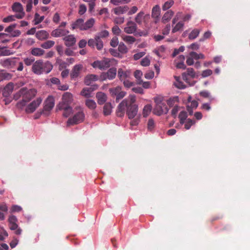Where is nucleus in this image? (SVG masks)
<instances>
[{
	"instance_id": "nucleus-1",
	"label": "nucleus",
	"mask_w": 250,
	"mask_h": 250,
	"mask_svg": "<svg viewBox=\"0 0 250 250\" xmlns=\"http://www.w3.org/2000/svg\"><path fill=\"white\" fill-rule=\"evenodd\" d=\"M125 109L129 119H133L137 115L138 106L136 104V96L135 95H129L119 104L116 110L117 116L120 117H123Z\"/></svg>"
},
{
	"instance_id": "nucleus-2",
	"label": "nucleus",
	"mask_w": 250,
	"mask_h": 250,
	"mask_svg": "<svg viewBox=\"0 0 250 250\" xmlns=\"http://www.w3.org/2000/svg\"><path fill=\"white\" fill-rule=\"evenodd\" d=\"M37 93V91L35 89H28L26 87H22L14 95L13 98L16 100L21 98H22V100L17 104V106L19 107L22 108L35 97Z\"/></svg>"
},
{
	"instance_id": "nucleus-3",
	"label": "nucleus",
	"mask_w": 250,
	"mask_h": 250,
	"mask_svg": "<svg viewBox=\"0 0 250 250\" xmlns=\"http://www.w3.org/2000/svg\"><path fill=\"white\" fill-rule=\"evenodd\" d=\"M52 68V65L49 62H43L42 60H38L33 64L32 71L35 74L41 75L43 73H49Z\"/></svg>"
},
{
	"instance_id": "nucleus-4",
	"label": "nucleus",
	"mask_w": 250,
	"mask_h": 250,
	"mask_svg": "<svg viewBox=\"0 0 250 250\" xmlns=\"http://www.w3.org/2000/svg\"><path fill=\"white\" fill-rule=\"evenodd\" d=\"M155 106L153 109L154 113L158 116L163 114H167L168 109L164 101V97L161 95H158L154 98Z\"/></svg>"
},
{
	"instance_id": "nucleus-5",
	"label": "nucleus",
	"mask_w": 250,
	"mask_h": 250,
	"mask_svg": "<svg viewBox=\"0 0 250 250\" xmlns=\"http://www.w3.org/2000/svg\"><path fill=\"white\" fill-rule=\"evenodd\" d=\"M84 113L82 108L80 109L72 117H70L66 122V126H70L79 124L84 121Z\"/></svg>"
},
{
	"instance_id": "nucleus-6",
	"label": "nucleus",
	"mask_w": 250,
	"mask_h": 250,
	"mask_svg": "<svg viewBox=\"0 0 250 250\" xmlns=\"http://www.w3.org/2000/svg\"><path fill=\"white\" fill-rule=\"evenodd\" d=\"M111 61L110 59L104 58L101 61L94 62L92 63V66L100 70H105L110 66Z\"/></svg>"
},
{
	"instance_id": "nucleus-7",
	"label": "nucleus",
	"mask_w": 250,
	"mask_h": 250,
	"mask_svg": "<svg viewBox=\"0 0 250 250\" xmlns=\"http://www.w3.org/2000/svg\"><path fill=\"white\" fill-rule=\"evenodd\" d=\"M19 59V58H10L1 60L0 61V64L6 68H13L16 66L17 60Z\"/></svg>"
},
{
	"instance_id": "nucleus-8",
	"label": "nucleus",
	"mask_w": 250,
	"mask_h": 250,
	"mask_svg": "<svg viewBox=\"0 0 250 250\" xmlns=\"http://www.w3.org/2000/svg\"><path fill=\"white\" fill-rule=\"evenodd\" d=\"M18 220L16 216L14 215H11L9 217L8 222L9 228L11 230H15V233L17 235H20L21 233V229L18 228V226L17 224Z\"/></svg>"
},
{
	"instance_id": "nucleus-9",
	"label": "nucleus",
	"mask_w": 250,
	"mask_h": 250,
	"mask_svg": "<svg viewBox=\"0 0 250 250\" xmlns=\"http://www.w3.org/2000/svg\"><path fill=\"white\" fill-rule=\"evenodd\" d=\"M12 10L16 13V17L21 19L24 17L25 13L22 5L19 2H15L12 6Z\"/></svg>"
},
{
	"instance_id": "nucleus-10",
	"label": "nucleus",
	"mask_w": 250,
	"mask_h": 250,
	"mask_svg": "<svg viewBox=\"0 0 250 250\" xmlns=\"http://www.w3.org/2000/svg\"><path fill=\"white\" fill-rule=\"evenodd\" d=\"M42 102L41 98H38L36 100L29 104L25 108V111L27 113H33L39 107Z\"/></svg>"
},
{
	"instance_id": "nucleus-11",
	"label": "nucleus",
	"mask_w": 250,
	"mask_h": 250,
	"mask_svg": "<svg viewBox=\"0 0 250 250\" xmlns=\"http://www.w3.org/2000/svg\"><path fill=\"white\" fill-rule=\"evenodd\" d=\"M17 24H12L6 27L5 29V32L9 33V37H19L21 32L19 30L16 29Z\"/></svg>"
},
{
	"instance_id": "nucleus-12",
	"label": "nucleus",
	"mask_w": 250,
	"mask_h": 250,
	"mask_svg": "<svg viewBox=\"0 0 250 250\" xmlns=\"http://www.w3.org/2000/svg\"><path fill=\"white\" fill-rule=\"evenodd\" d=\"M54 106V98L49 96L47 97L44 103V110L45 111H49L51 110Z\"/></svg>"
},
{
	"instance_id": "nucleus-13",
	"label": "nucleus",
	"mask_w": 250,
	"mask_h": 250,
	"mask_svg": "<svg viewBox=\"0 0 250 250\" xmlns=\"http://www.w3.org/2000/svg\"><path fill=\"white\" fill-rule=\"evenodd\" d=\"M83 68V66L82 64H79L74 65L70 74L71 78L72 79L77 78Z\"/></svg>"
},
{
	"instance_id": "nucleus-14",
	"label": "nucleus",
	"mask_w": 250,
	"mask_h": 250,
	"mask_svg": "<svg viewBox=\"0 0 250 250\" xmlns=\"http://www.w3.org/2000/svg\"><path fill=\"white\" fill-rule=\"evenodd\" d=\"M137 29L136 23L132 21H129L126 23V26L124 28V31L127 34L134 33Z\"/></svg>"
},
{
	"instance_id": "nucleus-15",
	"label": "nucleus",
	"mask_w": 250,
	"mask_h": 250,
	"mask_svg": "<svg viewBox=\"0 0 250 250\" xmlns=\"http://www.w3.org/2000/svg\"><path fill=\"white\" fill-rule=\"evenodd\" d=\"M63 41L64 44L67 46H72L74 45L76 42V39L73 35L66 36L63 38Z\"/></svg>"
},
{
	"instance_id": "nucleus-16",
	"label": "nucleus",
	"mask_w": 250,
	"mask_h": 250,
	"mask_svg": "<svg viewBox=\"0 0 250 250\" xmlns=\"http://www.w3.org/2000/svg\"><path fill=\"white\" fill-rule=\"evenodd\" d=\"M116 74V68L114 67H112L110 68L106 73H104L103 76L104 79L107 78L109 80H112L115 78Z\"/></svg>"
},
{
	"instance_id": "nucleus-17",
	"label": "nucleus",
	"mask_w": 250,
	"mask_h": 250,
	"mask_svg": "<svg viewBox=\"0 0 250 250\" xmlns=\"http://www.w3.org/2000/svg\"><path fill=\"white\" fill-rule=\"evenodd\" d=\"M14 90V84L12 83H8L4 88L2 92L3 97L10 96Z\"/></svg>"
},
{
	"instance_id": "nucleus-18",
	"label": "nucleus",
	"mask_w": 250,
	"mask_h": 250,
	"mask_svg": "<svg viewBox=\"0 0 250 250\" xmlns=\"http://www.w3.org/2000/svg\"><path fill=\"white\" fill-rule=\"evenodd\" d=\"M98 86L95 85L93 86V87H85L83 89L81 92V95L86 98L90 97L91 93L94 90L96 89Z\"/></svg>"
},
{
	"instance_id": "nucleus-19",
	"label": "nucleus",
	"mask_w": 250,
	"mask_h": 250,
	"mask_svg": "<svg viewBox=\"0 0 250 250\" xmlns=\"http://www.w3.org/2000/svg\"><path fill=\"white\" fill-rule=\"evenodd\" d=\"M96 97L99 104H103L107 100L106 95L102 92H98L96 93Z\"/></svg>"
},
{
	"instance_id": "nucleus-20",
	"label": "nucleus",
	"mask_w": 250,
	"mask_h": 250,
	"mask_svg": "<svg viewBox=\"0 0 250 250\" xmlns=\"http://www.w3.org/2000/svg\"><path fill=\"white\" fill-rule=\"evenodd\" d=\"M188 75L190 76L192 78L195 77V72L192 68H187V72L183 73L182 75L183 80L187 82L188 81V79L187 78Z\"/></svg>"
},
{
	"instance_id": "nucleus-21",
	"label": "nucleus",
	"mask_w": 250,
	"mask_h": 250,
	"mask_svg": "<svg viewBox=\"0 0 250 250\" xmlns=\"http://www.w3.org/2000/svg\"><path fill=\"white\" fill-rule=\"evenodd\" d=\"M73 101V97L71 93L65 92L63 93V105H70Z\"/></svg>"
},
{
	"instance_id": "nucleus-22",
	"label": "nucleus",
	"mask_w": 250,
	"mask_h": 250,
	"mask_svg": "<svg viewBox=\"0 0 250 250\" xmlns=\"http://www.w3.org/2000/svg\"><path fill=\"white\" fill-rule=\"evenodd\" d=\"M49 33L45 30H41L36 33V38L40 40H44L48 38Z\"/></svg>"
},
{
	"instance_id": "nucleus-23",
	"label": "nucleus",
	"mask_w": 250,
	"mask_h": 250,
	"mask_svg": "<svg viewBox=\"0 0 250 250\" xmlns=\"http://www.w3.org/2000/svg\"><path fill=\"white\" fill-rule=\"evenodd\" d=\"M98 76L94 74H90L87 75L84 79V83L86 85H90L92 82L98 80Z\"/></svg>"
},
{
	"instance_id": "nucleus-24",
	"label": "nucleus",
	"mask_w": 250,
	"mask_h": 250,
	"mask_svg": "<svg viewBox=\"0 0 250 250\" xmlns=\"http://www.w3.org/2000/svg\"><path fill=\"white\" fill-rule=\"evenodd\" d=\"M160 15V7L156 5L154 7H153L152 10L151 16L153 18L156 19L155 21V22H157V20H158L159 18V16Z\"/></svg>"
},
{
	"instance_id": "nucleus-25",
	"label": "nucleus",
	"mask_w": 250,
	"mask_h": 250,
	"mask_svg": "<svg viewBox=\"0 0 250 250\" xmlns=\"http://www.w3.org/2000/svg\"><path fill=\"white\" fill-rule=\"evenodd\" d=\"M173 15L174 12L171 10L166 12L162 17V22L164 23H166L167 22L171 19Z\"/></svg>"
},
{
	"instance_id": "nucleus-26",
	"label": "nucleus",
	"mask_w": 250,
	"mask_h": 250,
	"mask_svg": "<svg viewBox=\"0 0 250 250\" xmlns=\"http://www.w3.org/2000/svg\"><path fill=\"white\" fill-rule=\"evenodd\" d=\"M83 24L84 20L82 19H79L72 24V28L73 29L79 28L81 30H83V29H82L83 26Z\"/></svg>"
},
{
	"instance_id": "nucleus-27",
	"label": "nucleus",
	"mask_w": 250,
	"mask_h": 250,
	"mask_svg": "<svg viewBox=\"0 0 250 250\" xmlns=\"http://www.w3.org/2000/svg\"><path fill=\"white\" fill-rule=\"evenodd\" d=\"M112 106L110 103L108 102L105 104L103 107V113L104 116L109 115L112 111Z\"/></svg>"
},
{
	"instance_id": "nucleus-28",
	"label": "nucleus",
	"mask_w": 250,
	"mask_h": 250,
	"mask_svg": "<svg viewBox=\"0 0 250 250\" xmlns=\"http://www.w3.org/2000/svg\"><path fill=\"white\" fill-rule=\"evenodd\" d=\"M14 53L10 49H8L6 47L0 46V56H7L13 55Z\"/></svg>"
},
{
	"instance_id": "nucleus-29",
	"label": "nucleus",
	"mask_w": 250,
	"mask_h": 250,
	"mask_svg": "<svg viewBox=\"0 0 250 250\" xmlns=\"http://www.w3.org/2000/svg\"><path fill=\"white\" fill-rule=\"evenodd\" d=\"M30 53L33 56L40 57L44 54V51L41 48L34 47L31 49Z\"/></svg>"
},
{
	"instance_id": "nucleus-30",
	"label": "nucleus",
	"mask_w": 250,
	"mask_h": 250,
	"mask_svg": "<svg viewBox=\"0 0 250 250\" xmlns=\"http://www.w3.org/2000/svg\"><path fill=\"white\" fill-rule=\"evenodd\" d=\"M95 20L93 18H90L85 22H84L83 28V30H87L93 27L95 23Z\"/></svg>"
},
{
	"instance_id": "nucleus-31",
	"label": "nucleus",
	"mask_w": 250,
	"mask_h": 250,
	"mask_svg": "<svg viewBox=\"0 0 250 250\" xmlns=\"http://www.w3.org/2000/svg\"><path fill=\"white\" fill-rule=\"evenodd\" d=\"M201 30L199 29H194L191 31L188 35V39L191 40L195 39L199 35Z\"/></svg>"
},
{
	"instance_id": "nucleus-32",
	"label": "nucleus",
	"mask_w": 250,
	"mask_h": 250,
	"mask_svg": "<svg viewBox=\"0 0 250 250\" xmlns=\"http://www.w3.org/2000/svg\"><path fill=\"white\" fill-rule=\"evenodd\" d=\"M85 105L89 109L91 110L95 109L97 107L96 102L91 99H87L85 101Z\"/></svg>"
},
{
	"instance_id": "nucleus-33",
	"label": "nucleus",
	"mask_w": 250,
	"mask_h": 250,
	"mask_svg": "<svg viewBox=\"0 0 250 250\" xmlns=\"http://www.w3.org/2000/svg\"><path fill=\"white\" fill-rule=\"evenodd\" d=\"M72 107L70 105H63V116H69L72 113Z\"/></svg>"
},
{
	"instance_id": "nucleus-34",
	"label": "nucleus",
	"mask_w": 250,
	"mask_h": 250,
	"mask_svg": "<svg viewBox=\"0 0 250 250\" xmlns=\"http://www.w3.org/2000/svg\"><path fill=\"white\" fill-rule=\"evenodd\" d=\"M184 26L183 21H180L177 23L172 29L173 33H176L182 30Z\"/></svg>"
},
{
	"instance_id": "nucleus-35",
	"label": "nucleus",
	"mask_w": 250,
	"mask_h": 250,
	"mask_svg": "<svg viewBox=\"0 0 250 250\" xmlns=\"http://www.w3.org/2000/svg\"><path fill=\"white\" fill-rule=\"evenodd\" d=\"M9 34L5 33H0V42L2 43H6L10 42Z\"/></svg>"
},
{
	"instance_id": "nucleus-36",
	"label": "nucleus",
	"mask_w": 250,
	"mask_h": 250,
	"mask_svg": "<svg viewBox=\"0 0 250 250\" xmlns=\"http://www.w3.org/2000/svg\"><path fill=\"white\" fill-rule=\"evenodd\" d=\"M128 9L127 6L124 7H118L114 9V13L117 15H119L121 14H123L124 13L126 12Z\"/></svg>"
},
{
	"instance_id": "nucleus-37",
	"label": "nucleus",
	"mask_w": 250,
	"mask_h": 250,
	"mask_svg": "<svg viewBox=\"0 0 250 250\" xmlns=\"http://www.w3.org/2000/svg\"><path fill=\"white\" fill-rule=\"evenodd\" d=\"M118 76L121 81L125 80L128 76L126 72L124 71L122 68H120L118 71Z\"/></svg>"
},
{
	"instance_id": "nucleus-38",
	"label": "nucleus",
	"mask_w": 250,
	"mask_h": 250,
	"mask_svg": "<svg viewBox=\"0 0 250 250\" xmlns=\"http://www.w3.org/2000/svg\"><path fill=\"white\" fill-rule=\"evenodd\" d=\"M178 102L179 99L177 96H174L173 97L170 98L167 101V104L170 107H172L173 106H174L175 104L178 103Z\"/></svg>"
},
{
	"instance_id": "nucleus-39",
	"label": "nucleus",
	"mask_w": 250,
	"mask_h": 250,
	"mask_svg": "<svg viewBox=\"0 0 250 250\" xmlns=\"http://www.w3.org/2000/svg\"><path fill=\"white\" fill-rule=\"evenodd\" d=\"M176 82L174 83V85L179 89H184L186 86L183 83L180 81V78L178 77H174Z\"/></svg>"
},
{
	"instance_id": "nucleus-40",
	"label": "nucleus",
	"mask_w": 250,
	"mask_h": 250,
	"mask_svg": "<svg viewBox=\"0 0 250 250\" xmlns=\"http://www.w3.org/2000/svg\"><path fill=\"white\" fill-rule=\"evenodd\" d=\"M187 117V113L186 111H182L180 112L178 117L180 120V124L183 125L185 123Z\"/></svg>"
},
{
	"instance_id": "nucleus-41",
	"label": "nucleus",
	"mask_w": 250,
	"mask_h": 250,
	"mask_svg": "<svg viewBox=\"0 0 250 250\" xmlns=\"http://www.w3.org/2000/svg\"><path fill=\"white\" fill-rule=\"evenodd\" d=\"M55 44V42L53 41H47L41 44L42 47L44 49H49L52 47Z\"/></svg>"
},
{
	"instance_id": "nucleus-42",
	"label": "nucleus",
	"mask_w": 250,
	"mask_h": 250,
	"mask_svg": "<svg viewBox=\"0 0 250 250\" xmlns=\"http://www.w3.org/2000/svg\"><path fill=\"white\" fill-rule=\"evenodd\" d=\"M62 34V29L61 26L58 29L53 30L51 33V35L54 37H61Z\"/></svg>"
},
{
	"instance_id": "nucleus-43",
	"label": "nucleus",
	"mask_w": 250,
	"mask_h": 250,
	"mask_svg": "<svg viewBox=\"0 0 250 250\" xmlns=\"http://www.w3.org/2000/svg\"><path fill=\"white\" fill-rule=\"evenodd\" d=\"M134 77L136 78V79L138 81V83L139 84H141L142 83H143V81L141 80V77L143 75V73L141 70H136L134 72Z\"/></svg>"
},
{
	"instance_id": "nucleus-44",
	"label": "nucleus",
	"mask_w": 250,
	"mask_h": 250,
	"mask_svg": "<svg viewBox=\"0 0 250 250\" xmlns=\"http://www.w3.org/2000/svg\"><path fill=\"white\" fill-rule=\"evenodd\" d=\"M151 106L150 104L145 105L143 109V114L144 117L147 116L151 111Z\"/></svg>"
},
{
	"instance_id": "nucleus-45",
	"label": "nucleus",
	"mask_w": 250,
	"mask_h": 250,
	"mask_svg": "<svg viewBox=\"0 0 250 250\" xmlns=\"http://www.w3.org/2000/svg\"><path fill=\"white\" fill-rule=\"evenodd\" d=\"M123 40L126 43L132 44L134 42L136 39L134 37L130 36H125L123 37Z\"/></svg>"
},
{
	"instance_id": "nucleus-46",
	"label": "nucleus",
	"mask_w": 250,
	"mask_h": 250,
	"mask_svg": "<svg viewBox=\"0 0 250 250\" xmlns=\"http://www.w3.org/2000/svg\"><path fill=\"white\" fill-rule=\"evenodd\" d=\"M22 2L26 3V10L30 12L32 8V0H21Z\"/></svg>"
},
{
	"instance_id": "nucleus-47",
	"label": "nucleus",
	"mask_w": 250,
	"mask_h": 250,
	"mask_svg": "<svg viewBox=\"0 0 250 250\" xmlns=\"http://www.w3.org/2000/svg\"><path fill=\"white\" fill-rule=\"evenodd\" d=\"M174 4V1L172 0L166 2L163 5L162 9L164 11L167 10L170 8Z\"/></svg>"
},
{
	"instance_id": "nucleus-48",
	"label": "nucleus",
	"mask_w": 250,
	"mask_h": 250,
	"mask_svg": "<svg viewBox=\"0 0 250 250\" xmlns=\"http://www.w3.org/2000/svg\"><path fill=\"white\" fill-rule=\"evenodd\" d=\"M147 129L149 131H152L155 126L154 120L152 119H149L147 122Z\"/></svg>"
},
{
	"instance_id": "nucleus-49",
	"label": "nucleus",
	"mask_w": 250,
	"mask_h": 250,
	"mask_svg": "<svg viewBox=\"0 0 250 250\" xmlns=\"http://www.w3.org/2000/svg\"><path fill=\"white\" fill-rule=\"evenodd\" d=\"M185 123V128L186 129H189L191 126V125H192L195 123V121L191 120L190 119H188L187 120V121Z\"/></svg>"
},
{
	"instance_id": "nucleus-50",
	"label": "nucleus",
	"mask_w": 250,
	"mask_h": 250,
	"mask_svg": "<svg viewBox=\"0 0 250 250\" xmlns=\"http://www.w3.org/2000/svg\"><path fill=\"white\" fill-rule=\"evenodd\" d=\"M112 96H117L119 93L121 91V88L117 86L115 88H111L109 90Z\"/></svg>"
},
{
	"instance_id": "nucleus-51",
	"label": "nucleus",
	"mask_w": 250,
	"mask_h": 250,
	"mask_svg": "<svg viewBox=\"0 0 250 250\" xmlns=\"http://www.w3.org/2000/svg\"><path fill=\"white\" fill-rule=\"evenodd\" d=\"M118 50L122 53H125L127 52V48L124 43L121 42L119 45Z\"/></svg>"
},
{
	"instance_id": "nucleus-52",
	"label": "nucleus",
	"mask_w": 250,
	"mask_h": 250,
	"mask_svg": "<svg viewBox=\"0 0 250 250\" xmlns=\"http://www.w3.org/2000/svg\"><path fill=\"white\" fill-rule=\"evenodd\" d=\"M96 46L98 50H101L103 48V41L99 37H96Z\"/></svg>"
},
{
	"instance_id": "nucleus-53",
	"label": "nucleus",
	"mask_w": 250,
	"mask_h": 250,
	"mask_svg": "<svg viewBox=\"0 0 250 250\" xmlns=\"http://www.w3.org/2000/svg\"><path fill=\"white\" fill-rule=\"evenodd\" d=\"M44 19L43 16H40L38 14L36 13L35 15V24H38L41 22Z\"/></svg>"
},
{
	"instance_id": "nucleus-54",
	"label": "nucleus",
	"mask_w": 250,
	"mask_h": 250,
	"mask_svg": "<svg viewBox=\"0 0 250 250\" xmlns=\"http://www.w3.org/2000/svg\"><path fill=\"white\" fill-rule=\"evenodd\" d=\"M144 15V13L143 12H139L135 18V21L138 24H141L142 21V17Z\"/></svg>"
},
{
	"instance_id": "nucleus-55",
	"label": "nucleus",
	"mask_w": 250,
	"mask_h": 250,
	"mask_svg": "<svg viewBox=\"0 0 250 250\" xmlns=\"http://www.w3.org/2000/svg\"><path fill=\"white\" fill-rule=\"evenodd\" d=\"M130 1V0H110V2L115 5H117L120 3H127Z\"/></svg>"
},
{
	"instance_id": "nucleus-56",
	"label": "nucleus",
	"mask_w": 250,
	"mask_h": 250,
	"mask_svg": "<svg viewBox=\"0 0 250 250\" xmlns=\"http://www.w3.org/2000/svg\"><path fill=\"white\" fill-rule=\"evenodd\" d=\"M150 61L148 57H146L142 60L141 64L143 66H147L150 64Z\"/></svg>"
},
{
	"instance_id": "nucleus-57",
	"label": "nucleus",
	"mask_w": 250,
	"mask_h": 250,
	"mask_svg": "<svg viewBox=\"0 0 250 250\" xmlns=\"http://www.w3.org/2000/svg\"><path fill=\"white\" fill-rule=\"evenodd\" d=\"M126 94V93L125 91H121L119 94L116 96V102H119V101L123 99Z\"/></svg>"
},
{
	"instance_id": "nucleus-58",
	"label": "nucleus",
	"mask_w": 250,
	"mask_h": 250,
	"mask_svg": "<svg viewBox=\"0 0 250 250\" xmlns=\"http://www.w3.org/2000/svg\"><path fill=\"white\" fill-rule=\"evenodd\" d=\"M109 35V33L107 30H104L101 31L100 33L98 34L97 36H96V37H99L100 39L101 38H106L108 37Z\"/></svg>"
},
{
	"instance_id": "nucleus-59",
	"label": "nucleus",
	"mask_w": 250,
	"mask_h": 250,
	"mask_svg": "<svg viewBox=\"0 0 250 250\" xmlns=\"http://www.w3.org/2000/svg\"><path fill=\"white\" fill-rule=\"evenodd\" d=\"M211 35V32L208 31H207L204 34V35H203V37L201 38L200 39L199 41L200 42H203L206 39H209L210 36Z\"/></svg>"
},
{
	"instance_id": "nucleus-60",
	"label": "nucleus",
	"mask_w": 250,
	"mask_h": 250,
	"mask_svg": "<svg viewBox=\"0 0 250 250\" xmlns=\"http://www.w3.org/2000/svg\"><path fill=\"white\" fill-rule=\"evenodd\" d=\"M185 50V48L184 46H182L179 48V49H175L173 53L172 57H174L176 55H177L180 52H183Z\"/></svg>"
},
{
	"instance_id": "nucleus-61",
	"label": "nucleus",
	"mask_w": 250,
	"mask_h": 250,
	"mask_svg": "<svg viewBox=\"0 0 250 250\" xmlns=\"http://www.w3.org/2000/svg\"><path fill=\"white\" fill-rule=\"evenodd\" d=\"M119 43L118 39L117 37H114L111 40L110 45L113 47H116Z\"/></svg>"
},
{
	"instance_id": "nucleus-62",
	"label": "nucleus",
	"mask_w": 250,
	"mask_h": 250,
	"mask_svg": "<svg viewBox=\"0 0 250 250\" xmlns=\"http://www.w3.org/2000/svg\"><path fill=\"white\" fill-rule=\"evenodd\" d=\"M16 18V15L15 16H13V15L9 16L6 18H4L3 19V21L4 22H11V21H15Z\"/></svg>"
},
{
	"instance_id": "nucleus-63",
	"label": "nucleus",
	"mask_w": 250,
	"mask_h": 250,
	"mask_svg": "<svg viewBox=\"0 0 250 250\" xmlns=\"http://www.w3.org/2000/svg\"><path fill=\"white\" fill-rule=\"evenodd\" d=\"M145 54V52H140L135 54L133 56V58L135 60H138L143 57Z\"/></svg>"
},
{
	"instance_id": "nucleus-64",
	"label": "nucleus",
	"mask_w": 250,
	"mask_h": 250,
	"mask_svg": "<svg viewBox=\"0 0 250 250\" xmlns=\"http://www.w3.org/2000/svg\"><path fill=\"white\" fill-rule=\"evenodd\" d=\"M86 11V7L84 4H81L79 6V14L81 15H83Z\"/></svg>"
}]
</instances>
